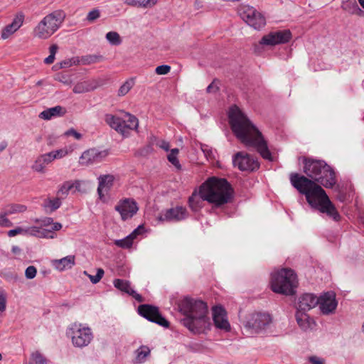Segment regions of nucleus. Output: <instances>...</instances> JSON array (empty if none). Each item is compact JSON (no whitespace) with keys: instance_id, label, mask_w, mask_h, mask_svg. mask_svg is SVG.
<instances>
[{"instance_id":"nucleus-13","label":"nucleus","mask_w":364,"mask_h":364,"mask_svg":"<svg viewBox=\"0 0 364 364\" xmlns=\"http://www.w3.org/2000/svg\"><path fill=\"white\" fill-rule=\"evenodd\" d=\"M114 210L120 215L121 219L125 221L132 218L137 213L139 206L134 198H124L117 203Z\"/></svg>"},{"instance_id":"nucleus-57","label":"nucleus","mask_w":364,"mask_h":364,"mask_svg":"<svg viewBox=\"0 0 364 364\" xmlns=\"http://www.w3.org/2000/svg\"><path fill=\"white\" fill-rule=\"evenodd\" d=\"M360 5L364 9V0H358Z\"/></svg>"},{"instance_id":"nucleus-22","label":"nucleus","mask_w":364,"mask_h":364,"mask_svg":"<svg viewBox=\"0 0 364 364\" xmlns=\"http://www.w3.org/2000/svg\"><path fill=\"white\" fill-rule=\"evenodd\" d=\"M115 180L114 176L112 174L102 175L98 178L99 185L97 193L100 199H102L105 194L107 193L113 186Z\"/></svg>"},{"instance_id":"nucleus-33","label":"nucleus","mask_w":364,"mask_h":364,"mask_svg":"<svg viewBox=\"0 0 364 364\" xmlns=\"http://www.w3.org/2000/svg\"><path fill=\"white\" fill-rule=\"evenodd\" d=\"M150 350L147 346H141L136 351V361L141 363L149 355Z\"/></svg>"},{"instance_id":"nucleus-36","label":"nucleus","mask_w":364,"mask_h":364,"mask_svg":"<svg viewBox=\"0 0 364 364\" xmlns=\"http://www.w3.org/2000/svg\"><path fill=\"white\" fill-rule=\"evenodd\" d=\"M106 38L112 45L118 46L122 43L119 34L115 31L108 32L106 34Z\"/></svg>"},{"instance_id":"nucleus-51","label":"nucleus","mask_w":364,"mask_h":364,"mask_svg":"<svg viewBox=\"0 0 364 364\" xmlns=\"http://www.w3.org/2000/svg\"><path fill=\"white\" fill-rule=\"evenodd\" d=\"M54 60H55V57L53 55H49L48 57L45 58L44 63L47 65H50L54 62Z\"/></svg>"},{"instance_id":"nucleus-11","label":"nucleus","mask_w":364,"mask_h":364,"mask_svg":"<svg viewBox=\"0 0 364 364\" xmlns=\"http://www.w3.org/2000/svg\"><path fill=\"white\" fill-rule=\"evenodd\" d=\"M272 322L271 316L267 313L255 312L247 316L245 328L251 334L259 333Z\"/></svg>"},{"instance_id":"nucleus-55","label":"nucleus","mask_w":364,"mask_h":364,"mask_svg":"<svg viewBox=\"0 0 364 364\" xmlns=\"http://www.w3.org/2000/svg\"><path fill=\"white\" fill-rule=\"evenodd\" d=\"M20 250H21L20 248L18 247H16V246L13 247V248H12V252L14 253H18L20 252Z\"/></svg>"},{"instance_id":"nucleus-52","label":"nucleus","mask_w":364,"mask_h":364,"mask_svg":"<svg viewBox=\"0 0 364 364\" xmlns=\"http://www.w3.org/2000/svg\"><path fill=\"white\" fill-rule=\"evenodd\" d=\"M60 68H68L70 66L71 63H70V60H65V61H63L60 63Z\"/></svg>"},{"instance_id":"nucleus-50","label":"nucleus","mask_w":364,"mask_h":364,"mask_svg":"<svg viewBox=\"0 0 364 364\" xmlns=\"http://www.w3.org/2000/svg\"><path fill=\"white\" fill-rule=\"evenodd\" d=\"M158 0H145V8L151 7L157 3Z\"/></svg>"},{"instance_id":"nucleus-9","label":"nucleus","mask_w":364,"mask_h":364,"mask_svg":"<svg viewBox=\"0 0 364 364\" xmlns=\"http://www.w3.org/2000/svg\"><path fill=\"white\" fill-rule=\"evenodd\" d=\"M66 333L73 345L78 348L87 346L93 338L92 330L80 323L70 324Z\"/></svg>"},{"instance_id":"nucleus-58","label":"nucleus","mask_w":364,"mask_h":364,"mask_svg":"<svg viewBox=\"0 0 364 364\" xmlns=\"http://www.w3.org/2000/svg\"><path fill=\"white\" fill-rule=\"evenodd\" d=\"M2 359V355L0 353V360Z\"/></svg>"},{"instance_id":"nucleus-20","label":"nucleus","mask_w":364,"mask_h":364,"mask_svg":"<svg viewBox=\"0 0 364 364\" xmlns=\"http://www.w3.org/2000/svg\"><path fill=\"white\" fill-rule=\"evenodd\" d=\"M24 18L25 16L22 12L17 13L12 22L1 29V38L6 40L12 36L23 26Z\"/></svg>"},{"instance_id":"nucleus-1","label":"nucleus","mask_w":364,"mask_h":364,"mask_svg":"<svg viewBox=\"0 0 364 364\" xmlns=\"http://www.w3.org/2000/svg\"><path fill=\"white\" fill-rule=\"evenodd\" d=\"M304 173L314 181L298 173H293L290 177L292 186L305 195L307 202L312 208L326 214L333 220L339 221L340 214L320 186L326 188H333L336 183L334 171L323 161L304 159Z\"/></svg>"},{"instance_id":"nucleus-40","label":"nucleus","mask_w":364,"mask_h":364,"mask_svg":"<svg viewBox=\"0 0 364 364\" xmlns=\"http://www.w3.org/2000/svg\"><path fill=\"white\" fill-rule=\"evenodd\" d=\"M8 215L6 214L5 210H3L0 213V226L4 228H9L12 226V223L8 218Z\"/></svg>"},{"instance_id":"nucleus-2","label":"nucleus","mask_w":364,"mask_h":364,"mask_svg":"<svg viewBox=\"0 0 364 364\" xmlns=\"http://www.w3.org/2000/svg\"><path fill=\"white\" fill-rule=\"evenodd\" d=\"M228 117L231 129L241 143L255 148L264 159L273 161L267 141L262 132L237 106L230 107Z\"/></svg>"},{"instance_id":"nucleus-16","label":"nucleus","mask_w":364,"mask_h":364,"mask_svg":"<svg viewBox=\"0 0 364 364\" xmlns=\"http://www.w3.org/2000/svg\"><path fill=\"white\" fill-rule=\"evenodd\" d=\"M109 154L108 149L92 148L85 151L79 159V164L88 166L104 161Z\"/></svg>"},{"instance_id":"nucleus-29","label":"nucleus","mask_w":364,"mask_h":364,"mask_svg":"<svg viewBox=\"0 0 364 364\" xmlns=\"http://www.w3.org/2000/svg\"><path fill=\"white\" fill-rule=\"evenodd\" d=\"M306 311L298 309L296 314V319L298 325L304 331L313 328L315 323L313 319L310 318L309 315L305 313Z\"/></svg>"},{"instance_id":"nucleus-31","label":"nucleus","mask_w":364,"mask_h":364,"mask_svg":"<svg viewBox=\"0 0 364 364\" xmlns=\"http://www.w3.org/2000/svg\"><path fill=\"white\" fill-rule=\"evenodd\" d=\"M4 210L8 215L23 213L26 207L21 204H9L4 207Z\"/></svg>"},{"instance_id":"nucleus-26","label":"nucleus","mask_w":364,"mask_h":364,"mask_svg":"<svg viewBox=\"0 0 364 364\" xmlns=\"http://www.w3.org/2000/svg\"><path fill=\"white\" fill-rule=\"evenodd\" d=\"M51 264L57 270L63 272L71 269L75 264V257L68 255L59 259H53Z\"/></svg>"},{"instance_id":"nucleus-54","label":"nucleus","mask_w":364,"mask_h":364,"mask_svg":"<svg viewBox=\"0 0 364 364\" xmlns=\"http://www.w3.org/2000/svg\"><path fill=\"white\" fill-rule=\"evenodd\" d=\"M355 14H358V15H360L361 14L363 13L357 6H355Z\"/></svg>"},{"instance_id":"nucleus-38","label":"nucleus","mask_w":364,"mask_h":364,"mask_svg":"<svg viewBox=\"0 0 364 364\" xmlns=\"http://www.w3.org/2000/svg\"><path fill=\"white\" fill-rule=\"evenodd\" d=\"M134 82L132 79L127 80L119 89V95L124 96L127 94L134 86Z\"/></svg>"},{"instance_id":"nucleus-4","label":"nucleus","mask_w":364,"mask_h":364,"mask_svg":"<svg viewBox=\"0 0 364 364\" xmlns=\"http://www.w3.org/2000/svg\"><path fill=\"white\" fill-rule=\"evenodd\" d=\"M179 311L186 316L184 324L196 333L205 332L210 326L208 317V306L200 300L183 298L178 304Z\"/></svg>"},{"instance_id":"nucleus-44","label":"nucleus","mask_w":364,"mask_h":364,"mask_svg":"<svg viewBox=\"0 0 364 364\" xmlns=\"http://www.w3.org/2000/svg\"><path fill=\"white\" fill-rule=\"evenodd\" d=\"M144 2H145V0H126L125 1V3L127 5L145 8Z\"/></svg>"},{"instance_id":"nucleus-41","label":"nucleus","mask_w":364,"mask_h":364,"mask_svg":"<svg viewBox=\"0 0 364 364\" xmlns=\"http://www.w3.org/2000/svg\"><path fill=\"white\" fill-rule=\"evenodd\" d=\"M63 136L64 137H70V136H72L73 137L74 139H77V140H80L82 139V134L80 132H78L77 130H75V129H70L68 130H67L64 134H63Z\"/></svg>"},{"instance_id":"nucleus-46","label":"nucleus","mask_w":364,"mask_h":364,"mask_svg":"<svg viewBox=\"0 0 364 364\" xmlns=\"http://www.w3.org/2000/svg\"><path fill=\"white\" fill-rule=\"evenodd\" d=\"M6 309V294L3 290H0V311H4Z\"/></svg>"},{"instance_id":"nucleus-45","label":"nucleus","mask_w":364,"mask_h":364,"mask_svg":"<svg viewBox=\"0 0 364 364\" xmlns=\"http://www.w3.org/2000/svg\"><path fill=\"white\" fill-rule=\"evenodd\" d=\"M36 273H37L36 268L33 266H29L26 269L25 274L28 279H33L36 277Z\"/></svg>"},{"instance_id":"nucleus-28","label":"nucleus","mask_w":364,"mask_h":364,"mask_svg":"<svg viewBox=\"0 0 364 364\" xmlns=\"http://www.w3.org/2000/svg\"><path fill=\"white\" fill-rule=\"evenodd\" d=\"M66 113V109L62 106H55L41 112L38 117L44 120H50L54 117H62Z\"/></svg>"},{"instance_id":"nucleus-35","label":"nucleus","mask_w":364,"mask_h":364,"mask_svg":"<svg viewBox=\"0 0 364 364\" xmlns=\"http://www.w3.org/2000/svg\"><path fill=\"white\" fill-rule=\"evenodd\" d=\"M30 364H47V360L38 351H35L31 354L29 361Z\"/></svg>"},{"instance_id":"nucleus-5","label":"nucleus","mask_w":364,"mask_h":364,"mask_svg":"<svg viewBox=\"0 0 364 364\" xmlns=\"http://www.w3.org/2000/svg\"><path fill=\"white\" fill-rule=\"evenodd\" d=\"M36 225L29 227H16L15 229L7 232L9 237H12L18 235L33 236L38 238L53 239L56 237L55 231L62 228L60 223H54L51 218L37 219Z\"/></svg>"},{"instance_id":"nucleus-6","label":"nucleus","mask_w":364,"mask_h":364,"mask_svg":"<svg viewBox=\"0 0 364 364\" xmlns=\"http://www.w3.org/2000/svg\"><path fill=\"white\" fill-rule=\"evenodd\" d=\"M270 284L274 292L291 295L297 286L296 275L292 269L284 268L272 274Z\"/></svg>"},{"instance_id":"nucleus-7","label":"nucleus","mask_w":364,"mask_h":364,"mask_svg":"<svg viewBox=\"0 0 364 364\" xmlns=\"http://www.w3.org/2000/svg\"><path fill=\"white\" fill-rule=\"evenodd\" d=\"M61 23L62 17L59 12L50 14L34 28L33 36L40 39H48L59 28Z\"/></svg>"},{"instance_id":"nucleus-53","label":"nucleus","mask_w":364,"mask_h":364,"mask_svg":"<svg viewBox=\"0 0 364 364\" xmlns=\"http://www.w3.org/2000/svg\"><path fill=\"white\" fill-rule=\"evenodd\" d=\"M214 89H215V86L213 85V83L210 84L208 88H207V91L208 92H213L214 91Z\"/></svg>"},{"instance_id":"nucleus-30","label":"nucleus","mask_w":364,"mask_h":364,"mask_svg":"<svg viewBox=\"0 0 364 364\" xmlns=\"http://www.w3.org/2000/svg\"><path fill=\"white\" fill-rule=\"evenodd\" d=\"M74 150V147L72 146H65L59 149L53 150L50 152H48L50 154L52 161H53L55 159H60L68 154H71Z\"/></svg>"},{"instance_id":"nucleus-43","label":"nucleus","mask_w":364,"mask_h":364,"mask_svg":"<svg viewBox=\"0 0 364 364\" xmlns=\"http://www.w3.org/2000/svg\"><path fill=\"white\" fill-rule=\"evenodd\" d=\"M171 70L169 65H164L156 67L155 72L157 75H166L168 74Z\"/></svg>"},{"instance_id":"nucleus-49","label":"nucleus","mask_w":364,"mask_h":364,"mask_svg":"<svg viewBox=\"0 0 364 364\" xmlns=\"http://www.w3.org/2000/svg\"><path fill=\"white\" fill-rule=\"evenodd\" d=\"M159 146L166 151H168L170 148L169 144L165 141H159Z\"/></svg>"},{"instance_id":"nucleus-17","label":"nucleus","mask_w":364,"mask_h":364,"mask_svg":"<svg viewBox=\"0 0 364 364\" xmlns=\"http://www.w3.org/2000/svg\"><path fill=\"white\" fill-rule=\"evenodd\" d=\"M138 313L141 316L161 326L167 327L168 325V322L161 316L156 306L149 304H141L138 307Z\"/></svg>"},{"instance_id":"nucleus-15","label":"nucleus","mask_w":364,"mask_h":364,"mask_svg":"<svg viewBox=\"0 0 364 364\" xmlns=\"http://www.w3.org/2000/svg\"><path fill=\"white\" fill-rule=\"evenodd\" d=\"M291 38V33L289 30H279L269 32L264 35L259 43L262 46H274L289 42Z\"/></svg>"},{"instance_id":"nucleus-10","label":"nucleus","mask_w":364,"mask_h":364,"mask_svg":"<svg viewBox=\"0 0 364 364\" xmlns=\"http://www.w3.org/2000/svg\"><path fill=\"white\" fill-rule=\"evenodd\" d=\"M240 17L251 27L259 30L266 25L265 17L254 7L241 5L238 9Z\"/></svg>"},{"instance_id":"nucleus-3","label":"nucleus","mask_w":364,"mask_h":364,"mask_svg":"<svg viewBox=\"0 0 364 364\" xmlns=\"http://www.w3.org/2000/svg\"><path fill=\"white\" fill-rule=\"evenodd\" d=\"M232 194V187L225 178L211 176L199 186L198 193L194 192L190 197V206L192 208L200 207V198L215 207H219L229 203Z\"/></svg>"},{"instance_id":"nucleus-24","label":"nucleus","mask_w":364,"mask_h":364,"mask_svg":"<svg viewBox=\"0 0 364 364\" xmlns=\"http://www.w3.org/2000/svg\"><path fill=\"white\" fill-rule=\"evenodd\" d=\"M114 286L120 291L132 296L137 301H144L143 297L136 293L131 287L130 283L128 281L117 279L114 281Z\"/></svg>"},{"instance_id":"nucleus-27","label":"nucleus","mask_w":364,"mask_h":364,"mask_svg":"<svg viewBox=\"0 0 364 364\" xmlns=\"http://www.w3.org/2000/svg\"><path fill=\"white\" fill-rule=\"evenodd\" d=\"M53 161L48 153L38 156L33 162L31 168L33 171L43 173L46 172V166Z\"/></svg>"},{"instance_id":"nucleus-18","label":"nucleus","mask_w":364,"mask_h":364,"mask_svg":"<svg viewBox=\"0 0 364 364\" xmlns=\"http://www.w3.org/2000/svg\"><path fill=\"white\" fill-rule=\"evenodd\" d=\"M188 211L181 205H176L162 211L158 216L161 222H178L187 218Z\"/></svg>"},{"instance_id":"nucleus-56","label":"nucleus","mask_w":364,"mask_h":364,"mask_svg":"<svg viewBox=\"0 0 364 364\" xmlns=\"http://www.w3.org/2000/svg\"><path fill=\"white\" fill-rule=\"evenodd\" d=\"M6 147V144H0V153L1 151H3Z\"/></svg>"},{"instance_id":"nucleus-34","label":"nucleus","mask_w":364,"mask_h":364,"mask_svg":"<svg viewBox=\"0 0 364 364\" xmlns=\"http://www.w3.org/2000/svg\"><path fill=\"white\" fill-rule=\"evenodd\" d=\"M60 198H62L58 196L56 198L48 199L45 201V206L51 211L55 210L60 206Z\"/></svg>"},{"instance_id":"nucleus-42","label":"nucleus","mask_w":364,"mask_h":364,"mask_svg":"<svg viewBox=\"0 0 364 364\" xmlns=\"http://www.w3.org/2000/svg\"><path fill=\"white\" fill-rule=\"evenodd\" d=\"M100 16V11L97 9H93L90 11L87 16V19L90 22H92L95 20L97 19Z\"/></svg>"},{"instance_id":"nucleus-12","label":"nucleus","mask_w":364,"mask_h":364,"mask_svg":"<svg viewBox=\"0 0 364 364\" xmlns=\"http://www.w3.org/2000/svg\"><path fill=\"white\" fill-rule=\"evenodd\" d=\"M233 164L242 171H254L259 167L257 159L244 151L237 152L234 156Z\"/></svg>"},{"instance_id":"nucleus-19","label":"nucleus","mask_w":364,"mask_h":364,"mask_svg":"<svg viewBox=\"0 0 364 364\" xmlns=\"http://www.w3.org/2000/svg\"><path fill=\"white\" fill-rule=\"evenodd\" d=\"M213 319L217 328L224 331L230 330V325L227 318L225 310L220 306H215L212 309Z\"/></svg>"},{"instance_id":"nucleus-48","label":"nucleus","mask_w":364,"mask_h":364,"mask_svg":"<svg viewBox=\"0 0 364 364\" xmlns=\"http://www.w3.org/2000/svg\"><path fill=\"white\" fill-rule=\"evenodd\" d=\"M58 46L56 44H53L49 48V55H53L55 57L56 53L58 52Z\"/></svg>"},{"instance_id":"nucleus-39","label":"nucleus","mask_w":364,"mask_h":364,"mask_svg":"<svg viewBox=\"0 0 364 364\" xmlns=\"http://www.w3.org/2000/svg\"><path fill=\"white\" fill-rule=\"evenodd\" d=\"M104 274H105V272L101 268L97 269V274L95 276H92L91 274H89L86 271L84 272V274L87 276L89 277V279H90V281L93 284L98 283L101 280V279L103 277Z\"/></svg>"},{"instance_id":"nucleus-47","label":"nucleus","mask_w":364,"mask_h":364,"mask_svg":"<svg viewBox=\"0 0 364 364\" xmlns=\"http://www.w3.org/2000/svg\"><path fill=\"white\" fill-rule=\"evenodd\" d=\"M309 360L311 364H325V360L317 356H311Z\"/></svg>"},{"instance_id":"nucleus-25","label":"nucleus","mask_w":364,"mask_h":364,"mask_svg":"<svg viewBox=\"0 0 364 364\" xmlns=\"http://www.w3.org/2000/svg\"><path fill=\"white\" fill-rule=\"evenodd\" d=\"M319 298H317L312 294H305L299 298V309L301 311H308L318 305Z\"/></svg>"},{"instance_id":"nucleus-37","label":"nucleus","mask_w":364,"mask_h":364,"mask_svg":"<svg viewBox=\"0 0 364 364\" xmlns=\"http://www.w3.org/2000/svg\"><path fill=\"white\" fill-rule=\"evenodd\" d=\"M92 90L91 86L87 82H81L76 84L73 87V92L75 93H83Z\"/></svg>"},{"instance_id":"nucleus-14","label":"nucleus","mask_w":364,"mask_h":364,"mask_svg":"<svg viewBox=\"0 0 364 364\" xmlns=\"http://www.w3.org/2000/svg\"><path fill=\"white\" fill-rule=\"evenodd\" d=\"M89 188V181L86 180H69L63 182L59 187L57 196L65 198L70 192L72 193H86Z\"/></svg>"},{"instance_id":"nucleus-21","label":"nucleus","mask_w":364,"mask_h":364,"mask_svg":"<svg viewBox=\"0 0 364 364\" xmlns=\"http://www.w3.org/2000/svg\"><path fill=\"white\" fill-rule=\"evenodd\" d=\"M319 308L324 314L333 313L337 306L336 294L333 292H327L321 295L318 299Z\"/></svg>"},{"instance_id":"nucleus-32","label":"nucleus","mask_w":364,"mask_h":364,"mask_svg":"<svg viewBox=\"0 0 364 364\" xmlns=\"http://www.w3.org/2000/svg\"><path fill=\"white\" fill-rule=\"evenodd\" d=\"M179 154L178 149H172L167 156L168 161L178 170L181 169V165L178 159Z\"/></svg>"},{"instance_id":"nucleus-8","label":"nucleus","mask_w":364,"mask_h":364,"mask_svg":"<svg viewBox=\"0 0 364 364\" xmlns=\"http://www.w3.org/2000/svg\"><path fill=\"white\" fill-rule=\"evenodd\" d=\"M105 120L112 128L124 136H127L129 131L136 129L139 125L137 118L127 112H122L120 115L107 114Z\"/></svg>"},{"instance_id":"nucleus-23","label":"nucleus","mask_w":364,"mask_h":364,"mask_svg":"<svg viewBox=\"0 0 364 364\" xmlns=\"http://www.w3.org/2000/svg\"><path fill=\"white\" fill-rule=\"evenodd\" d=\"M144 232V227L143 225H139L127 237L122 240H115L114 245L122 248H130L134 242V240L136 239L139 235H143Z\"/></svg>"}]
</instances>
